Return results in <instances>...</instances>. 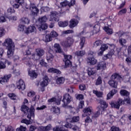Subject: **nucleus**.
I'll list each match as a JSON object with an SVG mask.
<instances>
[{
	"instance_id": "1",
	"label": "nucleus",
	"mask_w": 131,
	"mask_h": 131,
	"mask_svg": "<svg viewBox=\"0 0 131 131\" xmlns=\"http://www.w3.org/2000/svg\"><path fill=\"white\" fill-rule=\"evenodd\" d=\"M3 46L7 49V56L8 58H12L14 56L15 49V43L13 42V40L10 38H7L3 43Z\"/></svg>"
},
{
	"instance_id": "2",
	"label": "nucleus",
	"mask_w": 131,
	"mask_h": 131,
	"mask_svg": "<svg viewBox=\"0 0 131 131\" xmlns=\"http://www.w3.org/2000/svg\"><path fill=\"white\" fill-rule=\"evenodd\" d=\"M35 109L34 108V106H33V105H31L30 108L29 113L27 115V118H28V119L29 120L23 119V120H21V123H25V124H27V125L31 124V123H32V122L31 121L32 119H31V118L32 117L33 118H34L35 116Z\"/></svg>"
},
{
	"instance_id": "3",
	"label": "nucleus",
	"mask_w": 131,
	"mask_h": 131,
	"mask_svg": "<svg viewBox=\"0 0 131 131\" xmlns=\"http://www.w3.org/2000/svg\"><path fill=\"white\" fill-rule=\"evenodd\" d=\"M73 43H74V39L71 37H68L66 40L61 42L62 47L64 49H68V48L72 47Z\"/></svg>"
},
{
	"instance_id": "4",
	"label": "nucleus",
	"mask_w": 131,
	"mask_h": 131,
	"mask_svg": "<svg viewBox=\"0 0 131 131\" xmlns=\"http://www.w3.org/2000/svg\"><path fill=\"white\" fill-rule=\"evenodd\" d=\"M73 98L70 94L68 93H66L63 96V99L61 100V101L63 103V107H67L70 103H71Z\"/></svg>"
},
{
	"instance_id": "5",
	"label": "nucleus",
	"mask_w": 131,
	"mask_h": 131,
	"mask_svg": "<svg viewBox=\"0 0 131 131\" xmlns=\"http://www.w3.org/2000/svg\"><path fill=\"white\" fill-rule=\"evenodd\" d=\"M123 79V77L117 73H114L110 78L108 82H121V80Z\"/></svg>"
},
{
	"instance_id": "6",
	"label": "nucleus",
	"mask_w": 131,
	"mask_h": 131,
	"mask_svg": "<svg viewBox=\"0 0 131 131\" xmlns=\"http://www.w3.org/2000/svg\"><path fill=\"white\" fill-rule=\"evenodd\" d=\"M47 20H48V18H47V16H46L38 18V22L40 26L39 28L42 29V30H46V29H47L48 28V25L46 23Z\"/></svg>"
},
{
	"instance_id": "7",
	"label": "nucleus",
	"mask_w": 131,
	"mask_h": 131,
	"mask_svg": "<svg viewBox=\"0 0 131 131\" xmlns=\"http://www.w3.org/2000/svg\"><path fill=\"white\" fill-rule=\"evenodd\" d=\"M58 37V33L55 31H52L50 33L46 34L45 37V42H50L53 40V38Z\"/></svg>"
},
{
	"instance_id": "8",
	"label": "nucleus",
	"mask_w": 131,
	"mask_h": 131,
	"mask_svg": "<svg viewBox=\"0 0 131 131\" xmlns=\"http://www.w3.org/2000/svg\"><path fill=\"white\" fill-rule=\"evenodd\" d=\"M30 10L31 11V15L33 17L37 16V14L39 13V9L37 8L35 4L34 3H31L30 5Z\"/></svg>"
},
{
	"instance_id": "9",
	"label": "nucleus",
	"mask_w": 131,
	"mask_h": 131,
	"mask_svg": "<svg viewBox=\"0 0 131 131\" xmlns=\"http://www.w3.org/2000/svg\"><path fill=\"white\" fill-rule=\"evenodd\" d=\"M110 105L112 108H115V109H119L121 105H124V102H123V100L119 98L116 102H111Z\"/></svg>"
},
{
	"instance_id": "10",
	"label": "nucleus",
	"mask_w": 131,
	"mask_h": 131,
	"mask_svg": "<svg viewBox=\"0 0 131 131\" xmlns=\"http://www.w3.org/2000/svg\"><path fill=\"white\" fill-rule=\"evenodd\" d=\"M65 67H69L72 65V62L70 60L72 59V55L64 54Z\"/></svg>"
},
{
	"instance_id": "11",
	"label": "nucleus",
	"mask_w": 131,
	"mask_h": 131,
	"mask_svg": "<svg viewBox=\"0 0 131 131\" xmlns=\"http://www.w3.org/2000/svg\"><path fill=\"white\" fill-rule=\"evenodd\" d=\"M61 7H67L68 6L70 8L71 7H73L75 5V0H71L70 2H68L67 0L60 3Z\"/></svg>"
},
{
	"instance_id": "12",
	"label": "nucleus",
	"mask_w": 131,
	"mask_h": 131,
	"mask_svg": "<svg viewBox=\"0 0 131 131\" xmlns=\"http://www.w3.org/2000/svg\"><path fill=\"white\" fill-rule=\"evenodd\" d=\"M43 55H45V50H43V49H39L36 51V56L38 57V58H35V54H33V59L36 61L37 60H38L40 57H42Z\"/></svg>"
},
{
	"instance_id": "13",
	"label": "nucleus",
	"mask_w": 131,
	"mask_h": 131,
	"mask_svg": "<svg viewBox=\"0 0 131 131\" xmlns=\"http://www.w3.org/2000/svg\"><path fill=\"white\" fill-rule=\"evenodd\" d=\"M107 64L104 61L99 62L96 67L97 70H105Z\"/></svg>"
},
{
	"instance_id": "14",
	"label": "nucleus",
	"mask_w": 131,
	"mask_h": 131,
	"mask_svg": "<svg viewBox=\"0 0 131 131\" xmlns=\"http://www.w3.org/2000/svg\"><path fill=\"white\" fill-rule=\"evenodd\" d=\"M92 108L91 106L84 108L83 110V113L84 114L82 115V117H85L87 116L91 115V114H92Z\"/></svg>"
},
{
	"instance_id": "15",
	"label": "nucleus",
	"mask_w": 131,
	"mask_h": 131,
	"mask_svg": "<svg viewBox=\"0 0 131 131\" xmlns=\"http://www.w3.org/2000/svg\"><path fill=\"white\" fill-rule=\"evenodd\" d=\"M25 32L26 34H29V33H32V32H36V28L34 26H30L26 28Z\"/></svg>"
},
{
	"instance_id": "16",
	"label": "nucleus",
	"mask_w": 131,
	"mask_h": 131,
	"mask_svg": "<svg viewBox=\"0 0 131 131\" xmlns=\"http://www.w3.org/2000/svg\"><path fill=\"white\" fill-rule=\"evenodd\" d=\"M78 23H79V21L77 19L73 18L70 20L69 26L70 28L73 29L76 27V26H77Z\"/></svg>"
},
{
	"instance_id": "17",
	"label": "nucleus",
	"mask_w": 131,
	"mask_h": 131,
	"mask_svg": "<svg viewBox=\"0 0 131 131\" xmlns=\"http://www.w3.org/2000/svg\"><path fill=\"white\" fill-rule=\"evenodd\" d=\"M114 53H115V51L114 49H111L108 53V54L104 55V56L102 57V59L104 61L105 60H107V59H111L112 58V56L114 55Z\"/></svg>"
},
{
	"instance_id": "18",
	"label": "nucleus",
	"mask_w": 131,
	"mask_h": 131,
	"mask_svg": "<svg viewBox=\"0 0 131 131\" xmlns=\"http://www.w3.org/2000/svg\"><path fill=\"white\" fill-rule=\"evenodd\" d=\"M6 64H7V65H11L12 61H10L8 59H5L4 61H0V72L1 69H5L6 67H7L6 66Z\"/></svg>"
},
{
	"instance_id": "19",
	"label": "nucleus",
	"mask_w": 131,
	"mask_h": 131,
	"mask_svg": "<svg viewBox=\"0 0 131 131\" xmlns=\"http://www.w3.org/2000/svg\"><path fill=\"white\" fill-rule=\"evenodd\" d=\"M50 111L52 112L53 114H57V115H59L61 113V109L57 106H52L50 108Z\"/></svg>"
},
{
	"instance_id": "20",
	"label": "nucleus",
	"mask_w": 131,
	"mask_h": 131,
	"mask_svg": "<svg viewBox=\"0 0 131 131\" xmlns=\"http://www.w3.org/2000/svg\"><path fill=\"white\" fill-rule=\"evenodd\" d=\"M50 18L52 21H55L56 22H58V21H59V17H58V14L57 13V12H51Z\"/></svg>"
},
{
	"instance_id": "21",
	"label": "nucleus",
	"mask_w": 131,
	"mask_h": 131,
	"mask_svg": "<svg viewBox=\"0 0 131 131\" xmlns=\"http://www.w3.org/2000/svg\"><path fill=\"white\" fill-rule=\"evenodd\" d=\"M11 77H12L11 74L5 75L4 77L0 78V82H8Z\"/></svg>"
},
{
	"instance_id": "22",
	"label": "nucleus",
	"mask_w": 131,
	"mask_h": 131,
	"mask_svg": "<svg viewBox=\"0 0 131 131\" xmlns=\"http://www.w3.org/2000/svg\"><path fill=\"white\" fill-rule=\"evenodd\" d=\"M30 108L27 105L25 104H22L20 107V111L24 113V114H26L29 112Z\"/></svg>"
},
{
	"instance_id": "23",
	"label": "nucleus",
	"mask_w": 131,
	"mask_h": 131,
	"mask_svg": "<svg viewBox=\"0 0 131 131\" xmlns=\"http://www.w3.org/2000/svg\"><path fill=\"white\" fill-rule=\"evenodd\" d=\"M87 63L90 65H96L97 64V59L94 57H88L86 59Z\"/></svg>"
},
{
	"instance_id": "24",
	"label": "nucleus",
	"mask_w": 131,
	"mask_h": 131,
	"mask_svg": "<svg viewBox=\"0 0 131 131\" xmlns=\"http://www.w3.org/2000/svg\"><path fill=\"white\" fill-rule=\"evenodd\" d=\"M35 95L36 93L33 91H31L28 93V97H29L30 98H33L32 99V101L33 102H34V101H36V95Z\"/></svg>"
},
{
	"instance_id": "25",
	"label": "nucleus",
	"mask_w": 131,
	"mask_h": 131,
	"mask_svg": "<svg viewBox=\"0 0 131 131\" xmlns=\"http://www.w3.org/2000/svg\"><path fill=\"white\" fill-rule=\"evenodd\" d=\"M117 93V91L115 89H113L112 91L110 92L107 95V100H110L113 96L115 95Z\"/></svg>"
},
{
	"instance_id": "26",
	"label": "nucleus",
	"mask_w": 131,
	"mask_h": 131,
	"mask_svg": "<svg viewBox=\"0 0 131 131\" xmlns=\"http://www.w3.org/2000/svg\"><path fill=\"white\" fill-rule=\"evenodd\" d=\"M28 74L32 78H37L38 75L35 72V71H31L30 70H28Z\"/></svg>"
},
{
	"instance_id": "27",
	"label": "nucleus",
	"mask_w": 131,
	"mask_h": 131,
	"mask_svg": "<svg viewBox=\"0 0 131 131\" xmlns=\"http://www.w3.org/2000/svg\"><path fill=\"white\" fill-rule=\"evenodd\" d=\"M4 12V9L2 8H0V23H5V22H7V19L6 18V16L4 15H2V14Z\"/></svg>"
},
{
	"instance_id": "28",
	"label": "nucleus",
	"mask_w": 131,
	"mask_h": 131,
	"mask_svg": "<svg viewBox=\"0 0 131 131\" xmlns=\"http://www.w3.org/2000/svg\"><path fill=\"white\" fill-rule=\"evenodd\" d=\"M99 103L103 110H105V109H106V108L108 107V104L107 103V102H106V101H105V100L100 99L99 100Z\"/></svg>"
},
{
	"instance_id": "29",
	"label": "nucleus",
	"mask_w": 131,
	"mask_h": 131,
	"mask_svg": "<svg viewBox=\"0 0 131 131\" xmlns=\"http://www.w3.org/2000/svg\"><path fill=\"white\" fill-rule=\"evenodd\" d=\"M120 94L122 97H128V96H129V92L125 90H121Z\"/></svg>"
},
{
	"instance_id": "30",
	"label": "nucleus",
	"mask_w": 131,
	"mask_h": 131,
	"mask_svg": "<svg viewBox=\"0 0 131 131\" xmlns=\"http://www.w3.org/2000/svg\"><path fill=\"white\" fill-rule=\"evenodd\" d=\"M20 22L22 24H29L30 20L28 17H23L21 18Z\"/></svg>"
},
{
	"instance_id": "31",
	"label": "nucleus",
	"mask_w": 131,
	"mask_h": 131,
	"mask_svg": "<svg viewBox=\"0 0 131 131\" xmlns=\"http://www.w3.org/2000/svg\"><path fill=\"white\" fill-rule=\"evenodd\" d=\"M18 84H17V88L18 90H21V91H24L26 89V86H25V83H18Z\"/></svg>"
},
{
	"instance_id": "32",
	"label": "nucleus",
	"mask_w": 131,
	"mask_h": 131,
	"mask_svg": "<svg viewBox=\"0 0 131 131\" xmlns=\"http://www.w3.org/2000/svg\"><path fill=\"white\" fill-rule=\"evenodd\" d=\"M75 55L77 57H82L83 56H84V55H85V51H77L75 52Z\"/></svg>"
},
{
	"instance_id": "33",
	"label": "nucleus",
	"mask_w": 131,
	"mask_h": 131,
	"mask_svg": "<svg viewBox=\"0 0 131 131\" xmlns=\"http://www.w3.org/2000/svg\"><path fill=\"white\" fill-rule=\"evenodd\" d=\"M55 49H56V53H62V52H63L62 51V49H61V46H60V44L59 43H55L54 44V46Z\"/></svg>"
},
{
	"instance_id": "34",
	"label": "nucleus",
	"mask_w": 131,
	"mask_h": 131,
	"mask_svg": "<svg viewBox=\"0 0 131 131\" xmlns=\"http://www.w3.org/2000/svg\"><path fill=\"white\" fill-rule=\"evenodd\" d=\"M100 115H101V109L98 108L97 111H96L93 113L92 118H98V117H99V116H100Z\"/></svg>"
},
{
	"instance_id": "35",
	"label": "nucleus",
	"mask_w": 131,
	"mask_h": 131,
	"mask_svg": "<svg viewBox=\"0 0 131 131\" xmlns=\"http://www.w3.org/2000/svg\"><path fill=\"white\" fill-rule=\"evenodd\" d=\"M58 25L59 27H66V26H68V21H59Z\"/></svg>"
},
{
	"instance_id": "36",
	"label": "nucleus",
	"mask_w": 131,
	"mask_h": 131,
	"mask_svg": "<svg viewBox=\"0 0 131 131\" xmlns=\"http://www.w3.org/2000/svg\"><path fill=\"white\" fill-rule=\"evenodd\" d=\"M46 59L48 62H52L54 60V55L52 54L49 53L47 55Z\"/></svg>"
},
{
	"instance_id": "37",
	"label": "nucleus",
	"mask_w": 131,
	"mask_h": 131,
	"mask_svg": "<svg viewBox=\"0 0 131 131\" xmlns=\"http://www.w3.org/2000/svg\"><path fill=\"white\" fill-rule=\"evenodd\" d=\"M119 42L123 48H124V47L126 48V46L124 45H125V43H126V40H125V39H123V38L119 39Z\"/></svg>"
},
{
	"instance_id": "38",
	"label": "nucleus",
	"mask_w": 131,
	"mask_h": 131,
	"mask_svg": "<svg viewBox=\"0 0 131 131\" xmlns=\"http://www.w3.org/2000/svg\"><path fill=\"white\" fill-rule=\"evenodd\" d=\"M104 30L106 31V33L108 34V35H110L113 33V30L112 29H111L108 27H105Z\"/></svg>"
},
{
	"instance_id": "39",
	"label": "nucleus",
	"mask_w": 131,
	"mask_h": 131,
	"mask_svg": "<svg viewBox=\"0 0 131 131\" xmlns=\"http://www.w3.org/2000/svg\"><path fill=\"white\" fill-rule=\"evenodd\" d=\"M26 27L24 25H19L18 30L20 32H25V29H26Z\"/></svg>"
},
{
	"instance_id": "40",
	"label": "nucleus",
	"mask_w": 131,
	"mask_h": 131,
	"mask_svg": "<svg viewBox=\"0 0 131 131\" xmlns=\"http://www.w3.org/2000/svg\"><path fill=\"white\" fill-rule=\"evenodd\" d=\"M85 42V37H81L80 38V46L81 47V49H82V48L84 47Z\"/></svg>"
},
{
	"instance_id": "41",
	"label": "nucleus",
	"mask_w": 131,
	"mask_h": 131,
	"mask_svg": "<svg viewBox=\"0 0 131 131\" xmlns=\"http://www.w3.org/2000/svg\"><path fill=\"white\" fill-rule=\"evenodd\" d=\"M8 97L11 100L15 101L17 99V96L14 93H9Z\"/></svg>"
},
{
	"instance_id": "42",
	"label": "nucleus",
	"mask_w": 131,
	"mask_h": 131,
	"mask_svg": "<svg viewBox=\"0 0 131 131\" xmlns=\"http://www.w3.org/2000/svg\"><path fill=\"white\" fill-rule=\"evenodd\" d=\"M93 94H95V95H96L98 98H101L103 96L102 92H99L97 90H94Z\"/></svg>"
},
{
	"instance_id": "43",
	"label": "nucleus",
	"mask_w": 131,
	"mask_h": 131,
	"mask_svg": "<svg viewBox=\"0 0 131 131\" xmlns=\"http://www.w3.org/2000/svg\"><path fill=\"white\" fill-rule=\"evenodd\" d=\"M109 48V44H103L101 46L100 50H102L104 52Z\"/></svg>"
},
{
	"instance_id": "44",
	"label": "nucleus",
	"mask_w": 131,
	"mask_h": 131,
	"mask_svg": "<svg viewBox=\"0 0 131 131\" xmlns=\"http://www.w3.org/2000/svg\"><path fill=\"white\" fill-rule=\"evenodd\" d=\"M79 121V116H74L72 117L70 122H78Z\"/></svg>"
},
{
	"instance_id": "45",
	"label": "nucleus",
	"mask_w": 131,
	"mask_h": 131,
	"mask_svg": "<svg viewBox=\"0 0 131 131\" xmlns=\"http://www.w3.org/2000/svg\"><path fill=\"white\" fill-rule=\"evenodd\" d=\"M103 43V41L99 40H97L94 43V46L95 47H99L100 46H102V44Z\"/></svg>"
},
{
	"instance_id": "46",
	"label": "nucleus",
	"mask_w": 131,
	"mask_h": 131,
	"mask_svg": "<svg viewBox=\"0 0 131 131\" xmlns=\"http://www.w3.org/2000/svg\"><path fill=\"white\" fill-rule=\"evenodd\" d=\"M110 131H121V129L119 127L116 126H112L110 129Z\"/></svg>"
},
{
	"instance_id": "47",
	"label": "nucleus",
	"mask_w": 131,
	"mask_h": 131,
	"mask_svg": "<svg viewBox=\"0 0 131 131\" xmlns=\"http://www.w3.org/2000/svg\"><path fill=\"white\" fill-rule=\"evenodd\" d=\"M96 73V72L94 70H93L92 69H89L88 71V74L89 76H92V75H94Z\"/></svg>"
},
{
	"instance_id": "48",
	"label": "nucleus",
	"mask_w": 131,
	"mask_h": 131,
	"mask_svg": "<svg viewBox=\"0 0 131 131\" xmlns=\"http://www.w3.org/2000/svg\"><path fill=\"white\" fill-rule=\"evenodd\" d=\"M27 128L24 127L23 125H20L19 127L16 128V131H26Z\"/></svg>"
},
{
	"instance_id": "49",
	"label": "nucleus",
	"mask_w": 131,
	"mask_h": 131,
	"mask_svg": "<svg viewBox=\"0 0 131 131\" xmlns=\"http://www.w3.org/2000/svg\"><path fill=\"white\" fill-rule=\"evenodd\" d=\"M70 111L72 114H75L78 113L77 109L75 108V107H71L70 110Z\"/></svg>"
},
{
	"instance_id": "50",
	"label": "nucleus",
	"mask_w": 131,
	"mask_h": 131,
	"mask_svg": "<svg viewBox=\"0 0 131 131\" xmlns=\"http://www.w3.org/2000/svg\"><path fill=\"white\" fill-rule=\"evenodd\" d=\"M84 106V101L83 100L80 101L78 105L79 109H82V108H83Z\"/></svg>"
},
{
	"instance_id": "51",
	"label": "nucleus",
	"mask_w": 131,
	"mask_h": 131,
	"mask_svg": "<svg viewBox=\"0 0 131 131\" xmlns=\"http://www.w3.org/2000/svg\"><path fill=\"white\" fill-rule=\"evenodd\" d=\"M126 12H127V10H126V8H124L122 10H121L118 13V15H123V14H126Z\"/></svg>"
},
{
	"instance_id": "52",
	"label": "nucleus",
	"mask_w": 131,
	"mask_h": 131,
	"mask_svg": "<svg viewBox=\"0 0 131 131\" xmlns=\"http://www.w3.org/2000/svg\"><path fill=\"white\" fill-rule=\"evenodd\" d=\"M123 102H124H124H126V103H127L128 105H130V102H131L130 98H129V97H128V98L127 97L125 98L123 100Z\"/></svg>"
},
{
	"instance_id": "53",
	"label": "nucleus",
	"mask_w": 131,
	"mask_h": 131,
	"mask_svg": "<svg viewBox=\"0 0 131 131\" xmlns=\"http://www.w3.org/2000/svg\"><path fill=\"white\" fill-rule=\"evenodd\" d=\"M65 81V78L63 77H60L56 79V82H64Z\"/></svg>"
},
{
	"instance_id": "54",
	"label": "nucleus",
	"mask_w": 131,
	"mask_h": 131,
	"mask_svg": "<svg viewBox=\"0 0 131 131\" xmlns=\"http://www.w3.org/2000/svg\"><path fill=\"white\" fill-rule=\"evenodd\" d=\"M86 89V86L84 84H81L79 86V90L80 91H84Z\"/></svg>"
},
{
	"instance_id": "55",
	"label": "nucleus",
	"mask_w": 131,
	"mask_h": 131,
	"mask_svg": "<svg viewBox=\"0 0 131 131\" xmlns=\"http://www.w3.org/2000/svg\"><path fill=\"white\" fill-rule=\"evenodd\" d=\"M76 98L77 100H79V101H80L81 100H83V99H84V96L82 94H78L76 96Z\"/></svg>"
},
{
	"instance_id": "56",
	"label": "nucleus",
	"mask_w": 131,
	"mask_h": 131,
	"mask_svg": "<svg viewBox=\"0 0 131 131\" xmlns=\"http://www.w3.org/2000/svg\"><path fill=\"white\" fill-rule=\"evenodd\" d=\"M44 127L46 131H50L52 129V125H51V124H49L47 126H44Z\"/></svg>"
},
{
	"instance_id": "57",
	"label": "nucleus",
	"mask_w": 131,
	"mask_h": 131,
	"mask_svg": "<svg viewBox=\"0 0 131 131\" xmlns=\"http://www.w3.org/2000/svg\"><path fill=\"white\" fill-rule=\"evenodd\" d=\"M57 101V98L56 97H52V98H50L48 99V103H54V102Z\"/></svg>"
},
{
	"instance_id": "58",
	"label": "nucleus",
	"mask_w": 131,
	"mask_h": 131,
	"mask_svg": "<svg viewBox=\"0 0 131 131\" xmlns=\"http://www.w3.org/2000/svg\"><path fill=\"white\" fill-rule=\"evenodd\" d=\"M39 64L41 66H43L44 67H47V62H45V59H41L40 62H39Z\"/></svg>"
},
{
	"instance_id": "59",
	"label": "nucleus",
	"mask_w": 131,
	"mask_h": 131,
	"mask_svg": "<svg viewBox=\"0 0 131 131\" xmlns=\"http://www.w3.org/2000/svg\"><path fill=\"white\" fill-rule=\"evenodd\" d=\"M5 130L6 131H14V127L11 125H8L7 127H6Z\"/></svg>"
},
{
	"instance_id": "60",
	"label": "nucleus",
	"mask_w": 131,
	"mask_h": 131,
	"mask_svg": "<svg viewBox=\"0 0 131 131\" xmlns=\"http://www.w3.org/2000/svg\"><path fill=\"white\" fill-rule=\"evenodd\" d=\"M108 83H109L110 85H111L112 88H114L115 89H116V88H117V82H108Z\"/></svg>"
},
{
	"instance_id": "61",
	"label": "nucleus",
	"mask_w": 131,
	"mask_h": 131,
	"mask_svg": "<svg viewBox=\"0 0 131 131\" xmlns=\"http://www.w3.org/2000/svg\"><path fill=\"white\" fill-rule=\"evenodd\" d=\"M5 35V29L3 28H0V37Z\"/></svg>"
},
{
	"instance_id": "62",
	"label": "nucleus",
	"mask_w": 131,
	"mask_h": 131,
	"mask_svg": "<svg viewBox=\"0 0 131 131\" xmlns=\"http://www.w3.org/2000/svg\"><path fill=\"white\" fill-rule=\"evenodd\" d=\"M15 11L13 8L10 7L7 9V12L10 13V14H13V13H15Z\"/></svg>"
},
{
	"instance_id": "63",
	"label": "nucleus",
	"mask_w": 131,
	"mask_h": 131,
	"mask_svg": "<svg viewBox=\"0 0 131 131\" xmlns=\"http://www.w3.org/2000/svg\"><path fill=\"white\" fill-rule=\"evenodd\" d=\"M85 122H86V123H90V122H92V119L90 117V116H86V118L85 119Z\"/></svg>"
},
{
	"instance_id": "64",
	"label": "nucleus",
	"mask_w": 131,
	"mask_h": 131,
	"mask_svg": "<svg viewBox=\"0 0 131 131\" xmlns=\"http://www.w3.org/2000/svg\"><path fill=\"white\" fill-rule=\"evenodd\" d=\"M43 81L42 82H49V77L47 75H45L43 78Z\"/></svg>"
}]
</instances>
